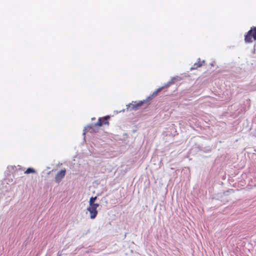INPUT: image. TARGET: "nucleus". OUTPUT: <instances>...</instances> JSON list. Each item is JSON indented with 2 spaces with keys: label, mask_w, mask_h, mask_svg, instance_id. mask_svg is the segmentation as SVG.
<instances>
[{
  "label": "nucleus",
  "mask_w": 256,
  "mask_h": 256,
  "mask_svg": "<svg viewBox=\"0 0 256 256\" xmlns=\"http://www.w3.org/2000/svg\"><path fill=\"white\" fill-rule=\"evenodd\" d=\"M244 42L246 43H252L256 40V26H252L244 35Z\"/></svg>",
  "instance_id": "obj_1"
},
{
  "label": "nucleus",
  "mask_w": 256,
  "mask_h": 256,
  "mask_svg": "<svg viewBox=\"0 0 256 256\" xmlns=\"http://www.w3.org/2000/svg\"><path fill=\"white\" fill-rule=\"evenodd\" d=\"M99 206V204L90 205L87 208V210L90 213V218L91 219H94L98 214L97 208Z\"/></svg>",
  "instance_id": "obj_2"
},
{
  "label": "nucleus",
  "mask_w": 256,
  "mask_h": 256,
  "mask_svg": "<svg viewBox=\"0 0 256 256\" xmlns=\"http://www.w3.org/2000/svg\"><path fill=\"white\" fill-rule=\"evenodd\" d=\"M110 118V116H106L102 118H98V122H96V124L98 126V127H100L104 124L108 125Z\"/></svg>",
  "instance_id": "obj_3"
},
{
  "label": "nucleus",
  "mask_w": 256,
  "mask_h": 256,
  "mask_svg": "<svg viewBox=\"0 0 256 256\" xmlns=\"http://www.w3.org/2000/svg\"><path fill=\"white\" fill-rule=\"evenodd\" d=\"M66 174V170H62L57 174H56L55 176V182L58 184L63 179V178L64 177Z\"/></svg>",
  "instance_id": "obj_4"
},
{
  "label": "nucleus",
  "mask_w": 256,
  "mask_h": 256,
  "mask_svg": "<svg viewBox=\"0 0 256 256\" xmlns=\"http://www.w3.org/2000/svg\"><path fill=\"white\" fill-rule=\"evenodd\" d=\"M205 61L204 60H201L198 58L197 60V62H195L193 66L190 68V70H196L198 68L201 67L202 65L204 64Z\"/></svg>",
  "instance_id": "obj_5"
},
{
  "label": "nucleus",
  "mask_w": 256,
  "mask_h": 256,
  "mask_svg": "<svg viewBox=\"0 0 256 256\" xmlns=\"http://www.w3.org/2000/svg\"><path fill=\"white\" fill-rule=\"evenodd\" d=\"M98 127V126L96 124V123L92 124L87 126L86 130L88 132H89L91 133L94 132H96L98 131V128H97Z\"/></svg>",
  "instance_id": "obj_6"
},
{
  "label": "nucleus",
  "mask_w": 256,
  "mask_h": 256,
  "mask_svg": "<svg viewBox=\"0 0 256 256\" xmlns=\"http://www.w3.org/2000/svg\"><path fill=\"white\" fill-rule=\"evenodd\" d=\"M96 199V196L94 197H91L90 198V201H89V205H93V204H95L94 202Z\"/></svg>",
  "instance_id": "obj_7"
},
{
  "label": "nucleus",
  "mask_w": 256,
  "mask_h": 256,
  "mask_svg": "<svg viewBox=\"0 0 256 256\" xmlns=\"http://www.w3.org/2000/svg\"><path fill=\"white\" fill-rule=\"evenodd\" d=\"M35 172V170L34 168H29L26 170L24 173L26 174H28L30 173H34Z\"/></svg>",
  "instance_id": "obj_8"
},
{
  "label": "nucleus",
  "mask_w": 256,
  "mask_h": 256,
  "mask_svg": "<svg viewBox=\"0 0 256 256\" xmlns=\"http://www.w3.org/2000/svg\"><path fill=\"white\" fill-rule=\"evenodd\" d=\"M144 103L142 101H140V102H138L137 104H136V107H140V106H141L142 104Z\"/></svg>",
  "instance_id": "obj_9"
},
{
  "label": "nucleus",
  "mask_w": 256,
  "mask_h": 256,
  "mask_svg": "<svg viewBox=\"0 0 256 256\" xmlns=\"http://www.w3.org/2000/svg\"><path fill=\"white\" fill-rule=\"evenodd\" d=\"M160 89H158V90H157V92H156V93L157 92H158V91H160Z\"/></svg>",
  "instance_id": "obj_10"
},
{
  "label": "nucleus",
  "mask_w": 256,
  "mask_h": 256,
  "mask_svg": "<svg viewBox=\"0 0 256 256\" xmlns=\"http://www.w3.org/2000/svg\"><path fill=\"white\" fill-rule=\"evenodd\" d=\"M94 119H95L94 118H92V120H94Z\"/></svg>",
  "instance_id": "obj_11"
}]
</instances>
